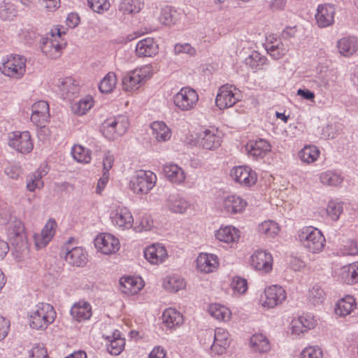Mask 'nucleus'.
I'll return each mask as SVG.
<instances>
[{
	"mask_svg": "<svg viewBox=\"0 0 358 358\" xmlns=\"http://www.w3.org/2000/svg\"><path fill=\"white\" fill-rule=\"evenodd\" d=\"M31 111L36 114L46 115L49 114V105L45 101H37L32 106Z\"/></svg>",
	"mask_w": 358,
	"mask_h": 358,
	"instance_id": "61",
	"label": "nucleus"
},
{
	"mask_svg": "<svg viewBox=\"0 0 358 358\" xmlns=\"http://www.w3.org/2000/svg\"><path fill=\"white\" fill-rule=\"evenodd\" d=\"M119 117L113 120H107L104 122L102 127V132L106 138L109 140L115 139V131L117 126Z\"/></svg>",
	"mask_w": 358,
	"mask_h": 358,
	"instance_id": "53",
	"label": "nucleus"
},
{
	"mask_svg": "<svg viewBox=\"0 0 358 358\" xmlns=\"http://www.w3.org/2000/svg\"><path fill=\"white\" fill-rule=\"evenodd\" d=\"M247 202L237 195H229L224 198L222 207L227 213L236 214L242 212Z\"/></svg>",
	"mask_w": 358,
	"mask_h": 358,
	"instance_id": "21",
	"label": "nucleus"
},
{
	"mask_svg": "<svg viewBox=\"0 0 358 358\" xmlns=\"http://www.w3.org/2000/svg\"><path fill=\"white\" fill-rule=\"evenodd\" d=\"M145 258L152 264L162 263L167 257V252L160 244H153L144 250Z\"/></svg>",
	"mask_w": 358,
	"mask_h": 358,
	"instance_id": "18",
	"label": "nucleus"
},
{
	"mask_svg": "<svg viewBox=\"0 0 358 358\" xmlns=\"http://www.w3.org/2000/svg\"><path fill=\"white\" fill-rule=\"evenodd\" d=\"M264 295L263 306L269 308L281 304L287 298L285 290L278 285H273L265 289Z\"/></svg>",
	"mask_w": 358,
	"mask_h": 358,
	"instance_id": "11",
	"label": "nucleus"
},
{
	"mask_svg": "<svg viewBox=\"0 0 358 358\" xmlns=\"http://www.w3.org/2000/svg\"><path fill=\"white\" fill-rule=\"evenodd\" d=\"M259 231L269 237H273L279 231L277 224L272 221H265L259 226Z\"/></svg>",
	"mask_w": 358,
	"mask_h": 358,
	"instance_id": "55",
	"label": "nucleus"
},
{
	"mask_svg": "<svg viewBox=\"0 0 358 358\" xmlns=\"http://www.w3.org/2000/svg\"><path fill=\"white\" fill-rule=\"evenodd\" d=\"M200 145L206 150H214L221 145V138L209 129H206L200 134Z\"/></svg>",
	"mask_w": 358,
	"mask_h": 358,
	"instance_id": "29",
	"label": "nucleus"
},
{
	"mask_svg": "<svg viewBox=\"0 0 358 358\" xmlns=\"http://www.w3.org/2000/svg\"><path fill=\"white\" fill-rule=\"evenodd\" d=\"M336 10L331 4L319 5L315 15V20L320 27H327L334 22Z\"/></svg>",
	"mask_w": 358,
	"mask_h": 358,
	"instance_id": "16",
	"label": "nucleus"
},
{
	"mask_svg": "<svg viewBox=\"0 0 358 358\" xmlns=\"http://www.w3.org/2000/svg\"><path fill=\"white\" fill-rule=\"evenodd\" d=\"M164 287L169 292H176L185 287V282L180 276L172 275L164 280Z\"/></svg>",
	"mask_w": 358,
	"mask_h": 358,
	"instance_id": "44",
	"label": "nucleus"
},
{
	"mask_svg": "<svg viewBox=\"0 0 358 358\" xmlns=\"http://www.w3.org/2000/svg\"><path fill=\"white\" fill-rule=\"evenodd\" d=\"M163 322L169 329L180 326L183 323L182 315L174 308L165 310L162 315Z\"/></svg>",
	"mask_w": 358,
	"mask_h": 358,
	"instance_id": "30",
	"label": "nucleus"
},
{
	"mask_svg": "<svg viewBox=\"0 0 358 358\" xmlns=\"http://www.w3.org/2000/svg\"><path fill=\"white\" fill-rule=\"evenodd\" d=\"M96 248L103 254L109 255L120 249L119 240L110 234H101L94 239Z\"/></svg>",
	"mask_w": 358,
	"mask_h": 358,
	"instance_id": "8",
	"label": "nucleus"
},
{
	"mask_svg": "<svg viewBox=\"0 0 358 358\" xmlns=\"http://www.w3.org/2000/svg\"><path fill=\"white\" fill-rule=\"evenodd\" d=\"M299 240L310 252H320L324 247L325 238L321 231L313 227L303 228L299 234Z\"/></svg>",
	"mask_w": 358,
	"mask_h": 358,
	"instance_id": "2",
	"label": "nucleus"
},
{
	"mask_svg": "<svg viewBox=\"0 0 358 358\" xmlns=\"http://www.w3.org/2000/svg\"><path fill=\"white\" fill-rule=\"evenodd\" d=\"M241 93L236 87L226 84L220 87L215 103L220 110H223L233 106L241 100Z\"/></svg>",
	"mask_w": 358,
	"mask_h": 358,
	"instance_id": "6",
	"label": "nucleus"
},
{
	"mask_svg": "<svg viewBox=\"0 0 358 358\" xmlns=\"http://www.w3.org/2000/svg\"><path fill=\"white\" fill-rule=\"evenodd\" d=\"M209 337H213V343L210 347L211 352L216 355H222L229 345V333L222 328H217L213 336L210 332Z\"/></svg>",
	"mask_w": 358,
	"mask_h": 358,
	"instance_id": "13",
	"label": "nucleus"
},
{
	"mask_svg": "<svg viewBox=\"0 0 358 358\" xmlns=\"http://www.w3.org/2000/svg\"><path fill=\"white\" fill-rule=\"evenodd\" d=\"M66 46V43H59L52 38H42L41 49L42 52L50 58H57L60 56V52Z\"/></svg>",
	"mask_w": 358,
	"mask_h": 358,
	"instance_id": "19",
	"label": "nucleus"
},
{
	"mask_svg": "<svg viewBox=\"0 0 358 358\" xmlns=\"http://www.w3.org/2000/svg\"><path fill=\"white\" fill-rule=\"evenodd\" d=\"M86 252L81 247H75L66 253L65 260L78 267L84 266L87 261Z\"/></svg>",
	"mask_w": 358,
	"mask_h": 358,
	"instance_id": "24",
	"label": "nucleus"
},
{
	"mask_svg": "<svg viewBox=\"0 0 358 358\" xmlns=\"http://www.w3.org/2000/svg\"><path fill=\"white\" fill-rule=\"evenodd\" d=\"M196 262L198 268L204 273L212 272L218 266L217 257L213 254L200 255Z\"/></svg>",
	"mask_w": 358,
	"mask_h": 358,
	"instance_id": "32",
	"label": "nucleus"
},
{
	"mask_svg": "<svg viewBox=\"0 0 358 358\" xmlns=\"http://www.w3.org/2000/svg\"><path fill=\"white\" fill-rule=\"evenodd\" d=\"M336 79V73L333 70H328L316 76L313 80V83L321 91H325L334 85Z\"/></svg>",
	"mask_w": 358,
	"mask_h": 358,
	"instance_id": "20",
	"label": "nucleus"
},
{
	"mask_svg": "<svg viewBox=\"0 0 358 358\" xmlns=\"http://www.w3.org/2000/svg\"><path fill=\"white\" fill-rule=\"evenodd\" d=\"M106 338L110 343L107 346L108 352L113 355H120L125 345L124 339L120 337V331H114L112 336H108Z\"/></svg>",
	"mask_w": 358,
	"mask_h": 358,
	"instance_id": "33",
	"label": "nucleus"
},
{
	"mask_svg": "<svg viewBox=\"0 0 358 358\" xmlns=\"http://www.w3.org/2000/svg\"><path fill=\"white\" fill-rule=\"evenodd\" d=\"M230 174L236 182L245 187H250L257 182L256 173L248 166L235 167Z\"/></svg>",
	"mask_w": 358,
	"mask_h": 358,
	"instance_id": "12",
	"label": "nucleus"
},
{
	"mask_svg": "<svg viewBox=\"0 0 358 358\" xmlns=\"http://www.w3.org/2000/svg\"><path fill=\"white\" fill-rule=\"evenodd\" d=\"M151 128L152 134L158 141H166L171 138V130L163 122H152Z\"/></svg>",
	"mask_w": 358,
	"mask_h": 358,
	"instance_id": "38",
	"label": "nucleus"
},
{
	"mask_svg": "<svg viewBox=\"0 0 358 358\" xmlns=\"http://www.w3.org/2000/svg\"><path fill=\"white\" fill-rule=\"evenodd\" d=\"M250 344L254 350L261 353L266 352L270 350L268 340L262 334H254L250 338Z\"/></svg>",
	"mask_w": 358,
	"mask_h": 358,
	"instance_id": "40",
	"label": "nucleus"
},
{
	"mask_svg": "<svg viewBox=\"0 0 358 358\" xmlns=\"http://www.w3.org/2000/svg\"><path fill=\"white\" fill-rule=\"evenodd\" d=\"M166 206L173 213H183L189 208L190 203L178 194H171L166 200Z\"/></svg>",
	"mask_w": 358,
	"mask_h": 358,
	"instance_id": "27",
	"label": "nucleus"
},
{
	"mask_svg": "<svg viewBox=\"0 0 358 358\" xmlns=\"http://www.w3.org/2000/svg\"><path fill=\"white\" fill-rule=\"evenodd\" d=\"M30 358H48L46 349L40 345L34 346L30 352Z\"/></svg>",
	"mask_w": 358,
	"mask_h": 358,
	"instance_id": "63",
	"label": "nucleus"
},
{
	"mask_svg": "<svg viewBox=\"0 0 358 358\" xmlns=\"http://www.w3.org/2000/svg\"><path fill=\"white\" fill-rule=\"evenodd\" d=\"M336 47L341 55L350 57L358 50V39L353 36L343 37L337 41Z\"/></svg>",
	"mask_w": 358,
	"mask_h": 358,
	"instance_id": "22",
	"label": "nucleus"
},
{
	"mask_svg": "<svg viewBox=\"0 0 358 358\" xmlns=\"http://www.w3.org/2000/svg\"><path fill=\"white\" fill-rule=\"evenodd\" d=\"M148 67H143L140 70H134L129 73L122 78V88L126 92H134L138 90L143 83L147 76L145 74Z\"/></svg>",
	"mask_w": 358,
	"mask_h": 358,
	"instance_id": "10",
	"label": "nucleus"
},
{
	"mask_svg": "<svg viewBox=\"0 0 358 358\" xmlns=\"http://www.w3.org/2000/svg\"><path fill=\"white\" fill-rule=\"evenodd\" d=\"M173 51L176 55L187 54L190 56H194L196 52L189 43H176Z\"/></svg>",
	"mask_w": 358,
	"mask_h": 358,
	"instance_id": "59",
	"label": "nucleus"
},
{
	"mask_svg": "<svg viewBox=\"0 0 358 358\" xmlns=\"http://www.w3.org/2000/svg\"><path fill=\"white\" fill-rule=\"evenodd\" d=\"M128 126L129 123L127 119L124 117H119L117 126L116 127L114 134L115 139L124 134L127 131Z\"/></svg>",
	"mask_w": 358,
	"mask_h": 358,
	"instance_id": "62",
	"label": "nucleus"
},
{
	"mask_svg": "<svg viewBox=\"0 0 358 358\" xmlns=\"http://www.w3.org/2000/svg\"><path fill=\"white\" fill-rule=\"evenodd\" d=\"M165 176L174 183H182L185 181V174L184 171L174 164H166L163 169Z\"/></svg>",
	"mask_w": 358,
	"mask_h": 358,
	"instance_id": "31",
	"label": "nucleus"
},
{
	"mask_svg": "<svg viewBox=\"0 0 358 358\" xmlns=\"http://www.w3.org/2000/svg\"><path fill=\"white\" fill-rule=\"evenodd\" d=\"M56 317V312L52 305L39 303L29 313V322L31 328L36 330L46 329Z\"/></svg>",
	"mask_w": 358,
	"mask_h": 358,
	"instance_id": "1",
	"label": "nucleus"
},
{
	"mask_svg": "<svg viewBox=\"0 0 358 358\" xmlns=\"http://www.w3.org/2000/svg\"><path fill=\"white\" fill-rule=\"evenodd\" d=\"M210 314L219 320H225L229 318V310L224 306L217 303L212 304L209 307Z\"/></svg>",
	"mask_w": 358,
	"mask_h": 358,
	"instance_id": "50",
	"label": "nucleus"
},
{
	"mask_svg": "<svg viewBox=\"0 0 358 358\" xmlns=\"http://www.w3.org/2000/svg\"><path fill=\"white\" fill-rule=\"evenodd\" d=\"M26 71V58L20 55H10L0 66V71L6 76L19 79Z\"/></svg>",
	"mask_w": 358,
	"mask_h": 358,
	"instance_id": "4",
	"label": "nucleus"
},
{
	"mask_svg": "<svg viewBox=\"0 0 358 358\" xmlns=\"http://www.w3.org/2000/svg\"><path fill=\"white\" fill-rule=\"evenodd\" d=\"M231 287L234 291L243 294L248 289V282L245 278L236 276L231 280Z\"/></svg>",
	"mask_w": 358,
	"mask_h": 358,
	"instance_id": "58",
	"label": "nucleus"
},
{
	"mask_svg": "<svg viewBox=\"0 0 358 358\" xmlns=\"http://www.w3.org/2000/svg\"><path fill=\"white\" fill-rule=\"evenodd\" d=\"M325 297V292L319 285H315L309 290L308 299L313 305L322 303Z\"/></svg>",
	"mask_w": 358,
	"mask_h": 358,
	"instance_id": "51",
	"label": "nucleus"
},
{
	"mask_svg": "<svg viewBox=\"0 0 358 358\" xmlns=\"http://www.w3.org/2000/svg\"><path fill=\"white\" fill-rule=\"evenodd\" d=\"M245 149L250 156L255 159H258L263 158L271 150V145L266 140L259 138L247 143Z\"/></svg>",
	"mask_w": 358,
	"mask_h": 358,
	"instance_id": "17",
	"label": "nucleus"
},
{
	"mask_svg": "<svg viewBox=\"0 0 358 358\" xmlns=\"http://www.w3.org/2000/svg\"><path fill=\"white\" fill-rule=\"evenodd\" d=\"M110 218L114 225L122 229H130L134 222L131 213L126 208H117L110 213Z\"/></svg>",
	"mask_w": 358,
	"mask_h": 358,
	"instance_id": "14",
	"label": "nucleus"
},
{
	"mask_svg": "<svg viewBox=\"0 0 358 358\" xmlns=\"http://www.w3.org/2000/svg\"><path fill=\"white\" fill-rule=\"evenodd\" d=\"M341 278L344 282L353 285L358 282V262L343 268Z\"/></svg>",
	"mask_w": 358,
	"mask_h": 358,
	"instance_id": "37",
	"label": "nucleus"
},
{
	"mask_svg": "<svg viewBox=\"0 0 358 358\" xmlns=\"http://www.w3.org/2000/svg\"><path fill=\"white\" fill-rule=\"evenodd\" d=\"M215 237L217 240L224 243H235L240 238V231L234 227L226 226L221 227L216 231Z\"/></svg>",
	"mask_w": 358,
	"mask_h": 358,
	"instance_id": "28",
	"label": "nucleus"
},
{
	"mask_svg": "<svg viewBox=\"0 0 358 358\" xmlns=\"http://www.w3.org/2000/svg\"><path fill=\"white\" fill-rule=\"evenodd\" d=\"M179 15L180 14L173 7L166 6L161 10L159 20L162 24L171 26L177 22Z\"/></svg>",
	"mask_w": 358,
	"mask_h": 358,
	"instance_id": "39",
	"label": "nucleus"
},
{
	"mask_svg": "<svg viewBox=\"0 0 358 358\" xmlns=\"http://www.w3.org/2000/svg\"><path fill=\"white\" fill-rule=\"evenodd\" d=\"M9 145L13 147L18 152L27 154L33 150V143L31 139V135L29 131L14 132L13 136L9 138Z\"/></svg>",
	"mask_w": 358,
	"mask_h": 358,
	"instance_id": "9",
	"label": "nucleus"
},
{
	"mask_svg": "<svg viewBox=\"0 0 358 358\" xmlns=\"http://www.w3.org/2000/svg\"><path fill=\"white\" fill-rule=\"evenodd\" d=\"M117 83L116 75L113 72H109L101 80L99 89L101 92L108 94L113 91Z\"/></svg>",
	"mask_w": 358,
	"mask_h": 358,
	"instance_id": "43",
	"label": "nucleus"
},
{
	"mask_svg": "<svg viewBox=\"0 0 358 358\" xmlns=\"http://www.w3.org/2000/svg\"><path fill=\"white\" fill-rule=\"evenodd\" d=\"M16 15V10L14 6L9 3L3 1L0 6V18L3 20H10Z\"/></svg>",
	"mask_w": 358,
	"mask_h": 358,
	"instance_id": "56",
	"label": "nucleus"
},
{
	"mask_svg": "<svg viewBox=\"0 0 358 358\" xmlns=\"http://www.w3.org/2000/svg\"><path fill=\"white\" fill-rule=\"evenodd\" d=\"M301 358H322V350L315 347L305 348L301 352Z\"/></svg>",
	"mask_w": 358,
	"mask_h": 358,
	"instance_id": "60",
	"label": "nucleus"
},
{
	"mask_svg": "<svg viewBox=\"0 0 358 358\" xmlns=\"http://www.w3.org/2000/svg\"><path fill=\"white\" fill-rule=\"evenodd\" d=\"M343 203L335 201H330L327 208V215L334 221L338 220L340 215L343 213Z\"/></svg>",
	"mask_w": 358,
	"mask_h": 358,
	"instance_id": "52",
	"label": "nucleus"
},
{
	"mask_svg": "<svg viewBox=\"0 0 358 358\" xmlns=\"http://www.w3.org/2000/svg\"><path fill=\"white\" fill-rule=\"evenodd\" d=\"M73 158L78 162L88 163L91 160L89 150L82 145H74L71 150Z\"/></svg>",
	"mask_w": 358,
	"mask_h": 358,
	"instance_id": "48",
	"label": "nucleus"
},
{
	"mask_svg": "<svg viewBox=\"0 0 358 358\" xmlns=\"http://www.w3.org/2000/svg\"><path fill=\"white\" fill-rule=\"evenodd\" d=\"M321 182L328 186H338L342 181V178L337 173L331 171L322 173L320 175Z\"/></svg>",
	"mask_w": 358,
	"mask_h": 358,
	"instance_id": "49",
	"label": "nucleus"
},
{
	"mask_svg": "<svg viewBox=\"0 0 358 358\" xmlns=\"http://www.w3.org/2000/svg\"><path fill=\"white\" fill-rule=\"evenodd\" d=\"M71 315L78 322L88 320L92 316L91 306L86 301L76 303L71 309Z\"/></svg>",
	"mask_w": 358,
	"mask_h": 358,
	"instance_id": "25",
	"label": "nucleus"
},
{
	"mask_svg": "<svg viewBox=\"0 0 358 358\" xmlns=\"http://www.w3.org/2000/svg\"><path fill=\"white\" fill-rule=\"evenodd\" d=\"M273 257L270 253L257 250L250 257V264L254 268L265 273L272 269Z\"/></svg>",
	"mask_w": 358,
	"mask_h": 358,
	"instance_id": "15",
	"label": "nucleus"
},
{
	"mask_svg": "<svg viewBox=\"0 0 358 358\" xmlns=\"http://www.w3.org/2000/svg\"><path fill=\"white\" fill-rule=\"evenodd\" d=\"M319 150L315 146H305L299 152V157L301 161L308 164L315 162L319 156Z\"/></svg>",
	"mask_w": 358,
	"mask_h": 358,
	"instance_id": "46",
	"label": "nucleus"
},
{
	"mask_svg": "<svg viewBox=\"0 0 358 358\" xmlns=\"http://www.w3.org/2000/svg\"><path fill=\"white\" fill-rule=\"evenodd\" d=\"M88 5L91 9L98 13H102L110 8L108 0H87Z\"/></svg>",
	"mask_w": 358,
	"mask_h": 358,
	"instance_id": "57",
	"label": "nucleus"
},
{
	"mask_svg": "<svg viewBox=\"0 0 358 358\" xmlns=\"http://www.w3.org/2000/svg\"><path fill=\"white\" fill-rule=\"evenodd\" d=\"M75 82V80L71 77H66L61 81L59 87L61 91L66 95L69 94H74L78 92V85Z\"/></svg>",
	"mask_w": 358,
	"mask_h": 358,
	"instance_id": "54",
	"label": "nucleus"
},
{
	"mask_svg": "<svg viewBox=\"0 0 358 358\" xmlns=\"http://www.w3.org/2000/svg\"><path fill=\"white\" fill-rule=\"evenodd\" d=\"M48 171L45 169L37 170L31 175L28 176L27 180V187L29 191L34 192L36 189H41L43 187V177L46 176Z\"/></svg>",
	"mask_w": 358,
	"mask_h": 358,
	"instance_id": "36",
	"label": "nucleus"
},
{
	"mask_svg": "<svg viewBox=\"0 0 358 358\" xmlns=\"http://www.w3.org/2000/svg\"><path fill=\"white\" fill-rule=\"evenodd\" d=\"M93 98L90 96H87L80 99L78 103H74L72 106V110L76 115H83L93 106Z\"/></svg>",
	"mask_w": 358,
	"mask_h": 358,
	"instance_id": "45",
	"label": "nucleus"
},
{
	"mask_svg": "<svg viewBox=\"0 0 358 358\" xmlns=\"http://www.w3.org/2000/svg\"><path fill=\"white\" fill-rule=\"evenodd\" d=\"M198 99V94L194 90L183 87L174 96L173 102L180 110H189L194 108Z\"/></svg>",
	"mask_w": 358,
	"mask_h": 358,
	"instance_id": "7",
	"label": "nucleus"
},
{
	"mask_svg": "<svg viewBox=\"0 0 358 358\" xmlns=\"http://www.w3.org/2000/svg\"><path fill=\"white\" fill-rule=\"evenodd\" d=\"M8 235L16 252H22L28 248L24 227L20 220L9 223Z\"/></svg>",
	"mask_w": 358,
	"mask_h": 358,
	"instance_id": "5",
	"label": "nucleus"
},
{
	"mask_svg": "<svg viewBox=\"0 0 358 358\" xmlns=\"http://www.w3.org/2000/svg\"><path fill=\"white\" fill-rule=\"evenodd\" d=\"M57 222L53 219H50L45 227L43 228L41 234V240L35 237L36 246L38 248L45 247L52 238L55 235Z\"/></svg>",
	"mask_w": 358,
	"mask_h": 358,
	"instance_id": "26",
	"label": "nucleus"
},
{
	"mask_svg": "<svg viewBox=\"0 0 358 358\" xmlns=\"http://www.w3.org/2000/svg\"><path fill=\"white\" fill-rule=\"evenodd\" d=\"M157 177L150 171H138L130 181V188L136 194H147L155 186Z\"/></svg>",
	"mask_w": 358,
	"mask_h": 358,
	"instance_id": "3",
	"label": "nucleus"
},
{
	"mask_svg": "<svg viewBox=\"0 0 358 358\" xmlns=\"http://www.w3.org/2000/svg\"><path fill=\"white\" fill-rule=\"evenodd\" d=\"M267 59L257 51H254L245 59V64L251 69H257L266 63Z\"/></svg>",
	"mask_w": 358,
	"mask_h": 358,
	"instance_id": "47",
	"label": "nucleus"
},
{
	"mask_svg": "<svg viewBox=\"0 0 358 358\" xmlns=\"http://www.w3.org/2000/svg\"><path fill=\"white\" fill-rule=\"evenodd\" d=\"M143 6L142 0H122L118 10L123 15H134L141 11Z\"/></svg>",
	"mask_w": 358,
	"mask_h": 358,
	"instance_id": "34",
	"label": "nucleus"
},
{
	"mask_svg": "<svg viewBox=\"0 0 358 358\" xmlns=\"http://www.w3.org/2000/svg\"><path fill=\"white\" fill-rule=\"evenodd\" d=\"M314 324L308 319L300 316L297 319H294L292 322V332L294 334H300L307 331L308 329L313 328Z\"/></svg>",
	"mask_w": 358,
	"mask_h": 358,
	"instance_id": "42",
	"label": "nucleus"
},
{
	"mask_svg": "<svg viewBox=\"0 0 358 358\" xmlns=\"http://www.w3.org/2000/svg\"><path fill=\"white\" fill-rule=\"evenodd\" d=\"M10 321L4 317L0 316V341L3 340L8 334Z\"/></svg>",
	"mask_w": 358,
	"mask_h": 358,
	"instance_id": "64",
	"label": "nucleus"
},
{
	"mask_svg": "<svg viewBox=\"0 0 358 358\" xmlns=\"http://www.w3.org/2000/svg\"><path fill=\"white\" fill-rule=\"evenodd\" d=\"M136 52L138 57H152L158 52V45L152 38H145L138 42Z\"/></svg>",
	"mask_w": 358,
	"mask_h": 358,
	"instance_id": "23",
	"label": "nucleus"
},
{
	"mask_svg": "<svg viewBox=\"0 0 358 358\" xmlns=\"http://www.w3.org/2000/svg\"><path fill=\"white\" fill-rule=\"evenodd\" d=\"M355 305V300L353 297L343 299L337 303L335 313L340 316H346L352 311Z\"/></svg>",
	"mask_w": 358,
	"mask_h": 358,
	"instance_id": "41",
	"label": "nucleus"
},
{
	"mask_svg": "<svg viewBox=\"0 0 358 358\" xmlns=\"http://www.w3.org/2000/svg\"><path fill=\"white\" fill-rule=\"evenodd\" d=\"M121 290L128 295H134L141 289V285L133 277H123L120 280Z\"/></svg>",
	"mask_w": 358,
	"mask_h": 358,
	"instance_id": "35",
	"label": "nucleus"
}]
</instances>
